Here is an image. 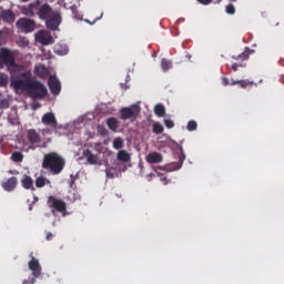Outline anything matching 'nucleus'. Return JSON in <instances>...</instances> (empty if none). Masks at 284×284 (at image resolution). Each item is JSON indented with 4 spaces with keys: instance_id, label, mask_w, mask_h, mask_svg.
Returning a JSON list of instances; mask_svg holds the SVG:
<instances>
[{
    "instance_id": "nucleus-1",
    "label": "nucleus",
    "mask_w": 284,
    "mask_h": 284,
    "mask_svg": "<svg viewBox=\"0 0 284 284\" xmlns=\"http://www.w3.org/2000/svg\"><path fill=\"white\" fill-rule=\"evenodd\" d=\"M21 13L24 14V17H39L41 21H45L47 28L52 30V32L59 30V26H61L62 21L61 11L53 10L48 3L41 4V0H36L22 7Z\"/></svg>"
},
{
    "instance_id": "nucleus-2",
    "label": "nucleus",
    "mask_w": 284,
    "mask_h": 284,
    "mask_svg": "<svg viewBox=\"0 0 284 284\" xmlns=\"http://www.w3.org/2000/svg\"><path fill=\"white\" fill-rule=\"evenodd\" d=\"M14 90H22L27 92L31 99H45L48 97V89L41 81L32 77L30 72H23L19 78L11 81Z\"/></svg>"
},
{
    "instance_id": "nucleus-3",
    "label": "nucleus",
    "mask_w": 284,
    "mask_h": 284,
    "mask_svg": "<svg viewBox=\"0 0 284 284\" xmlns=\"http://www.w3.org/2000/svg\"><path fill=\"white\" fill-rule=\"evenodd\" d=\"M42 168L49 170L51 174H61L65 168V160L57 152L44 155Z\"/></svg>"
},
{
    "instance_id": "nucleus-4",
    "label": "nucleus",
    "mask_w": 284,
    "mask_h": 284,
    "mask_svg": "<svg viewBox=\"0 0 284 284\" xmlns=\"http://www.w3.org/2000/svg\"><path fill=\"white\" fill-rule=\"evenodd\" d=\"M141 114V106L139 104H132L120 109V119L122 121H136Z\"/></svg>"
},
{
    "instance_id": "nucleus-5",
    "label": "nucleus",
    "mask_w": 284,
    "mask_h": 284,
    "mask_svg": "<svg viewBox=\"0 0 284 284\" xmlns=\"http://www.w3.org/2000/svg\"><path fill=\"white\" fill-rule=\"evenodd\" d=\"M7 68H17V60L14 59V53L10 49L2 48L0 50V70L3 67Z\"/></svg>"
},
{
    "instance_id": "nucleus-6",
    "label": "nucleus",
    "mask_w": 284,
    "mask_h": 284,
    "mask_svg": "<svg viewBox=\"0 0 284 284\" xmlns=\"http://www.w3.org/2000/svg\"><path fill=\"white\" fill-rule=\"evenodd\" d=\"M48 205L51 209L52 214H54V212H59L60 214L65 215V212L68 210L65 201L55 197L54 195H50L48 197Z\"/></svg>"
},
{
    "instance_id": "nucleus-7",
    "label": "nucleus",
    "mask_w": 284,
    "mask_h": 284,
    "mask_svg": "<svg viewBox=\"0 0 284 284\" xmlns=\"http://www.w3.org/2000/svg\"><path fill=\"white\" fill-rule=\"evenodd\" d=\"M176 146L181 152L179 162H171L169 164H165L164 166H158V170H163L164 172H176V170H181V168H183V162L185 161V153L183 152V146L179 145V143H176Z\"/></svg>"
},
{
    "instance_id": "nucleus-8",
    "label": "nucleus",
    "mask_w": 284,
    "mask_h": 284,
    "mask_svg": "<svg viewBox=\"0 0 284 284\" xmlns=\"http://www.w3.org/2000/svg\"><path fill=\"white\" fill-rule=\"evenodd\" d=\"M17 26L22 32H34V28H37V22L34 20H30L29 18H20L17 21Z\"/></svg>"
},
{
    "instance_id": "nucleus-9",
    "label": "nucleus",
    "mask_w": 284,
    "mask_h": 284,
    "mask_svg": "<svg viewBox=\"0 0 284 284\" xmlns=\"http://www.w3.org/2000/svg\"><path fill=\"white\" fill-rule=\"evenodd\" d=\"M36 41H38V43H41V45H50L53 43L52 36L45 30H40L36 34Z\"/></svg>"
},
{
    "instance_id": "nucleus-10",
    "label": "nucleus",
    "mask_w": 284,
    "mask_h": 284,
    "mask_svg": "<svg viewBox=\"0 0 284 284\" xmlns=\"http://www.w3.org/2000/svg\"><path fill=\"white\" fill-rule=\"evenodd\" d=\"M48 83L51 94L58 95L61 93V82L57 75H51Z\"/></svg>"
},
{
    "instance_id": "nucleus-11",
    "label": "nucleus",
    "mask_w": 284,
    "mask_h": 284,
    "mask_svg": "<svg viewBox=\"0 0 284 284\" xmlns=\"http://www.w3.org/2000/svg\"><path fill=\"white\" fill-rule=\"evenodd\" d=\"M28 267L32 272V276L34 278H39V276H41V264L39 263V260H37L34 256H32L31 261H29Z\"/></svg>"
},
{
    "instance_id": "nucleus-12",
    "label": "nucleus",
    "mask_w": 284,
    "mask_h": 284,
    "mask_svg": "<svg viewBox=\"0 0 284 284\" xmlns=\"http://www.w3.org/2000/svg\"><path fill=\"white\" fill-rule=\"evenodd\" d=\"M82 154L84 159H87L89 165H101V158L99 156V154L92 153L90 149L84 150Z\"/></svg>"
},
{
    "instance_id": "nucleus-13",
    "label": "nucleus",
    "mask_w": 284,
    "mask_h": 284,
    "mask_svg": "<svg viewBox=\"0 0 284 284\" xmlns=\"http://www.w3.org/2000/svg\"><path fill=\"white\" fill-rule=\"evenodd\" d=\"M27 139L31 145H37V143H41V134L38 133L34 129H29L27 131Z\"/></svg>"
},
{
    "instance_id": "nucleus-14",
    "label": "nucleus",
    "mask_w": 284,
    "mask_h": 284,
    "mask_svg": "<svg viewBox=\"0 0 284 284\" xmlns=\"http://www.w3.org/2000/svg\"><path fill=\"white\" fill-rule=\"evenodd\" d=\"M34 74L36 77H39V79H48L50 70L48 67H45V64H37L34 67Z\"/></svg>"
},
{
    "instance_id": "nucleus-15",
    "label": "nucleus",
    "mask_w": 284,
    "mask_h": 284,
    "mask_svg": "<svg viewBox=\"0 0 284 284\" xmlns=\"http://www.w3.org/2000/svg\"><path fill=\"white\" fill-rule=\"evenodd\" d=\"M42 123L49 125V128H57V116H54V113L48 112L42 115Z\"/></svg>"
},
{
    "instance_id": "nucleus-16",
    "label": "nucleus",
    "mask_w": 284,
    "mask_h": 284,
    "mask_svg": "<svg viewBox=\"0 0 284 284\" xmlns=\"http://www.w3.org/2000/svg\"><path fill=\"white\" fill-rule=\"evenodd\" d=\"M17 183H19L17 176H11L7 181L2 182V187L6 192H12V190L17 189Z\"/></svg>"
},
{
    "instance_id": "nucleus-17",
    "label": "nucleus",
    "mask_w": 284,
    "mask_h": 284,
    "mask_svg": "<svg viewBox=\"0 0 284 284\" xmlns=\"http://www.w3.org/2000/svg\"><path fill=\"white\" fill-rule=\"evenodd\" d=\"M163 161V155L159 152H152L146 155V162L154 164V163H161Z\"/></svg>"
},
{
    "instance_id": "nucleus-18",
    "label": "nucleus",
    "mask_w": 284,
    "mask_h": 284,
    "mask_svg": "<svg viewBox=\"0 0 284 284\" xmlns=\"http://www.w3.org/2000/svg\"><path fill=\"white\" fill-rule=\"evenodd\" d=\"M1 19L6 23H14V19H16L14 12L12 10L1 11Z\"/></svg>"
},
{
    "instance_id": "nucleus-19",
    "label": "nucleus",
    "mask_w": 284,
    "mask_h": 284,
    "mask_svg": "<svg viewBox=\"0 0 284 284\" xmlns=\"http://www.w3.org/2000/svg\"><path fill=\"white\" fill-rule=\"evenodd\" d=\"M33 183L34 181L30 175H24V178L21 180V185L24 187V190H34Z\"/></svg>"
},
{
    "instance_id": "nucleus-20",
    "label": "nucleus",
    "mask_w": 284,
    "mask_h": 284,
    "mask_svg": "<svg viewBox=\"0 0 284 284\" xmlns=\"http://www.w3.org/2000/svg\"><path fill=\"white\" fill-rule=\"evenodd\" d=\"M118 161H121V163H130V153L125 150H120L116 154Z\"/></svg>"
},
{
    "instance_id": "nucleus-21",
    "label": "nucleus",
    "mask_w": 284,
    "mask_h": 284,
    "mask_svg": "<svg viewBox=\"0 0 284 284\" xmlns=\"http://www.w3.org/2000/svg\"><path fill=\"white\" fill-rule=\"evenodd\" d=\"M106 125L109 130H111L112 132H116V130H119V120H116L115 118H109L106 120Z\"/></svg>"
},
{
    "instance_id": "nucleus-22",
    "label": "nucleus",
    "mask_w": 284,
    "mask_h": 284,
    "mask_svg": "<svg viewBox=\"0 0 284 284\" xmlns=\"http://www.w3.org/2000/svg\"><path fill=\"white\" fill-rule=\"evenodd\" d=\"M54 52H55V54H60V57H63V55L68 54L69 49H68V47H65L63 44H57L54 47Z\"/></svg>"
},
{
    "instance_id": "nucleus-23",
    "label": "nucleus",
    "mask_w": 284,
    "mask_h": 284,
    "mask_svg": "<svg viewBox=\"0 0 284 284\" xmlns=\"http://www.w3.org/2000/svg\"><path fill=\"white\" fill-rule=\"evenodd\" d=\"M45 185H50V180L43 178V176H39L36 179V187H45Z\"/></svg>"
},
{
    "instance_id": "nucleus-24",
    "label": "nucleus",
    "mask_w": 284,
    "mask_h": 284,
    "mask_svg": "<svg viewBox=\"0 0 284 284\" xmlns=\"http://www.w3.org/2000/svg\"><path fill=\"white\" fill-rule=\"evenodd\" d=\"M11 161H13V163H21L23 162V153L16 151L11 154Z\"/></svg>"
},
{
    "instance_id": "nucleus-25",
    "label": "nucleus",
    "mask_w": 284,
    "mask_h": 284,
    "mask_svg": "<svg viewBox=\"0 0 284 284\" xmlns=\"http://www.w3.org/2000/svg\"><path fill=\"white\" fill-rule=\"evenodd\" d=\"M154 113L156 116H165V106L163 104H156L154 106Z\"/></svg>"
},
{
    "instance_id": "nucleus-26",
    "label": "nucleus",
    "mask_w": 284,
    "mask_h": 284,
    "mask_svg": "<svg viewBox=\"0 0 284 284\" xmlns=\"http://www.w3.org/2000/svg\"><path fill=\"white\" fill-rule=\"evenodd\" d=\"M164 130L165 129L163 128V124H161V122L153 123V133L154 134H163Z\"/></svg>"
},
{
    "instance_id": "nucleus-27",
    "label": "nucleus",
    "mask_w": 284,
    "mask_h": 284,
    "mask_svg": "<svg viewBox=\"0 0 284 284\" xmlns=\"http://www.w3.org/2000/svg\"><path fill=\"white\" fill-rule=\"evenodd\" d=\"M161 68L164 72H168V70H171V68H172V62L170 60L163 58L161 61Z\"/></svg>"
},
{
    "instance_id": "nucleus-28",
    "label": "nucleus",
    "mask_w": 284,
    "mask_h": 284,
    "mask_svg": "<svg viewBox=\"0 0 284 284\" xmlns=\"http://www.w3.org/2000/svg\"><path fill=\"white\" fill-rule=\"evenodd\" d=\"M123 145H124L123 139H121V138H115V139L113 140V149H114V150H123Z\"/></svg>"
},
{
    "instance_id": "nucleus-29",
    "label": "nucleus",
    "mask_w": 284,
    "mask_h": 284,
    "mask_svg": "<svg viewBox=\"0 0 284 284\" xmlns=\"http://www.w3.org/2000/svg\"><path fill=\"white\" fill-rule=\"evenodd\" d=\"M237 85H240V88H252V85H254V82L250 81V80H237Z\"/></svg>"
},
{
    "instance_id": "nucleus-30",
    "label": "nucleus",
    "mask_w": 284,
    "mask_h": 284,
    "mask_svg": "<svg viewBox=\"0 0 284 284\" xmlns=\"http://www.w3.org/2000/svg\"><path fill=\"white\" fill-rule=\"evenodd\" d=\"M71 12L73 19H77L78 21H81V19H83V16L79 12V10H77V7H71Z\"/></svg>"
},
{
    "instance_id": "nucleus-31",
    "label": "nucleus",
    "mask_w": 284,
    "mask_h": 284,
    "mask_svg": "<svg viewBox=\"0 0 284 284\" xmlns=\"http://www.w3.org/2000/svg\"><path fill=\"white\" fill-rule=\"evenodd\" d=\"M233 59H235V61H245V60L250 59V53L243 52L239 55H233Z\"/></svg>"
},
{
    "instance_id": "nucleus-32",
    "label": "nucleus",
    "mask_w": 284,
    "mask_h": 284,
    "mask_svg": "<svg viewBox=\"0 0 284 284\" xmlns=\"http://www.w3.org/2000/svg\"><path fill=\"white\" fill-rule=\"evenodd\" d=\"M8 85V74L0 72V88Z\"/></svg>"
},
{
    "instance_id": "nucleus-33",
    "label": "nucleus",
    "mask_w": 284,
    "mask_h": 284,
    "mask_svg": "<svg viewBox=\"0 0 284 284\" xmlns=\"http://www.w3.org/2000/svg\"><path fill=\"white\" fill-rule=\"evenodd\" d=\"M226 14H236V7L234 4L230 3L225 7Z\"/></svg>"
},
{
    "instance_id": "nucleus-34",
    "label": "nucleus",
    "mask_w": 284,
    "mask_h": 284,
    "mask_svg": "<svg viewBox=\"0 0 284 284\" xmlns=\"http://www.w3.org/2000/svg\"><path fill=\"white\" fill-rule=\"evenodd\" d=\"M10 108V101L8 99H0V110Z\"/></svg>"
},
{
    "instance_id": "nucleus-35",
    "label": "nucleus",
    "mask_w": 284,
    "mask_h": 284,
    "mask_svg": "<svg viewBox=\"0 0 284 284\" xmlns=\"http://www.w3.org/2000/svg\"><path fill=\"white\" fill-rule=\"evenodd\" d=\"M186 128H187L189 132H194V130H196V128H197L196 121H194V120L189 121Z\"/></svg>"
},
{
    "instance_id": "nucleus-36",
    "label": "nucleus",
    "mask_w": 284,
    "mask_h": 284,
    "mask_svg": "<svg viewBox=\"0 0 284 284\" xmlns=\"http://www.w3.org/2000/svg\"><path fill=\"white\" fill-rule=\"evenodd\" d=\"M164 124L165 128H168L169 130H172V128H174V121L172 120H164Z\"/></svg>"
},
{
    "instance_id": "nucleus-37",
    "label": "nucleus",
    "mask_w": 284,
    "mask_h": 284,
    "mask_svg": "<svg viewBox=\"0 0 284 284\" xmlns=\"http://www.w3.org/2000/svg\"><path fill=\"white\" fill-rule=\"evenodd\" d=\"M239 68H245V65L239 64V63H233L232 64L233 72H239Z\"/></svg>"
},
{
    "instance_id": "nucleus-38",
    "label": "nucleus",
    "mask_w": 284,
    "mask_h": 284,
    "mask_svg": "<svg viewBox=\"0 0 284 284\" xmlns=\"http://www.w3.org/2000/svg\"><path fill=\"white\" fill-rule=\"evenodd\" d=\"M99 134H102V136H105L108 134V130L103 126H98Z\"/></svg>"
},
{
    "instance_id": "nucleus-39",
    "label": "nucleus",
    "mask_w": 284,
    "mask_h": 284,
    "mask_svg": "<svg viewBox=\"0 0 284 284\" xmlns=\"http://www.w3.org/2000/svg\"><path fill=\"white\" fill-rule=\"evenodd\" d=\"M37 283V277H31L30 280H24L22 284H34Z\"/></svg>"
},
{
    "instance_id": "nucleus-40",
    "label": "nucleus",
    "mask_w": 284,
    "mask_h": 284,
    "mask_svg": "<svg viewBox=\"0 0 284 284\" xmlns=\"http://www.w3.org/2000/svg\"><path fill=\"white\" fill-rule=\"evenodd\" d=\"M28 43H30V42L28 41V39H26V38H20V45L26 47V45H28Z\"/></svg>"
},
{
    "instance_id": "nucleus-41",
    "label": "nucleus",
    "mask_w": 284,
    "mask_h": 284,
    "mask_svg": "<svg viewBox=\"0 0 284 284\" xmlns=\"http://www.w3.org/2000/svg\"><path fill=\"white\" fill-rule=\"evenodd\" d=\"M199 3H202V6H210L212 3V0H197Z\"/></svg>"
},
{
    "instance_id": "nucleus-42",
    "label": "nucleus",
    "mask_w": 284,
    "mask_h": 284,
    "mask_svg": "<svg viewBox=\"0 0 284 284\" xmlns=\"http://www.w3.org/2000/svg\"><path fill=\"white\" fill-rule=\"evenodd\" d=\"M222 84H223L224 87L231 85L230 79H227V78H222Z\"/></svg>"
},
{
    "instance_id": "nucleus-43",
    "label": "nucleus",
    "mask_w": 284,
    "mask_h": 284,
    "mask_svg": "<svg viewBox=\"0 0 284 284\" xmlns=\"http://www.w3.org/2000/svg\"><path fill=\"white\" fill-rule=\"evenodd\" d=\"M105 174H106L108 179H112V176H113L112 171L110 169L105 170Z\"/></svg>"
},
{
    "instance_id": "nucleus-44",
    "label": "nucleus",
    "mask_w": 284,
    "mask_h": 284,
    "mask_svg": "<svg viewBox=\"0 0 284 284\" xmlns=\"http://www.w3.org/2000/svg\"><path fill=\"white\" fill-rule=\"evenodd\" d=\"M161 182L164 184V185H168V183H170V180L168 178H161Z\"/></svg>"
},
{
    "instance_id": "nucleus-45",
    "label": "nucleus",
    "mask_w": 284,
    "mask_h": 284,
    "mask_svg": "<svg viewBox=\"0 0 284 284\" xmlns=\"http://www.w3.org/2000/svg\"><path fill=\"white\" fill-rule=\"evenodd\" d=\"M52 239H54V235L52 233H48L45 240L52 241Z\"/></svg>"
},
{
    "instance_id": "nucleus-46",
    "label": "nucleus",
    "mask_w": 284,
    "mask_h": 284,
    "mask_svg": "<svg viewBox=\"0 0 284 284\" xmlns=\"http://www.w3.org/2000/svg\"><path fill=\"white\" fill-rule=\"evenodd\" d=\"M231 85H239V80H231Z\"/></svg>"
},
{
    "instance_id": "nucleus-47",
    "label": "nucleus",
    "mask_w": 284,
    "mask_h": 284,
    "mask_svg": "<svg viewBox=\"0 0 284 284\" xmlns=\"http://www.w3.org/2000/svg\"><path fill=\"white\" fill-rule=\"evenodd\" d=\"M101 17H103V13H101V16L99 18H97L94 21H99L101 19Z\"/></svg>"
},
{
    "instance_id": "nucleus-48",
    "label": "nucleus",
    "mask_w": 284,
    "mask_h": 284,
    "mask_svg": "<svg viewBox=\"0 0 284 284\" xmlns=\"http://www.w3.org/2000/svg\"><path fill=\"white\" fill-rule=\"evenodd\" d=\"M23 3H26V2H28V1H30V0H21Z\"/></svg>"
},
{
    "instance_id": "nucleus-49",
    "label": "nucleus",
    "mask_w": 284,
    "mask_h": 284,
    "mask_svg": "<svg viewBox=\"0 0 284 284\" xmlns=\"http://www.w3.org/2000/svg\"><path fill=\"white\" fill-rule=\"evenodd\" d=\"M187 59H189V60L192 59V55H187Z\"/></svg>"
},
{
    "instance_id": "nucleus-50",
    "label": "nucleus",
    "mask_w": 284,
    "mask_h": 284,
    "mask_svg": "<svg viewBox=\"0 0 284 284\" xmlns=\"http://www.w3.org/2000/svg\"><path fill=\"white\" fill-rule=\"evenodd\" d=\"M29 210L32 211V205L29 206Z\"/></svg>"
},
{
    "instance_id": "nucleus-51",
    "label": "nucleus",
    "mask_w": 284,
    "mask_h": 284,
    "mask_svg": "<svg viewBox=\"0 0 284 284\" xmlns=\"http://www.w3.org/2000/svg\"><path fill=\"white\" fill-rule=\"evenodd\" d=\"M2 34H3V32H2V31H0V37H2Z\"/></svg>"
},
{
    "instance_id": "nucleus-52",
    "label": "nucleus",
    "mask_w": 284,
    "mask_h": 284,
    "mask_svg": "<svg viewBox=\"0 0 284 284\" xmlns=\"http://www.w3.org/2000/svg\"><path fill=\"white\" fill-rule=\"evenodd\" d=\"M217 3H221V0H217Z\"/></svg>"
},
{
    "instance_id": "nucleus-53",
    "label": "nucleus",
    "mask_w": 284,
    "mask_h": 284,
    "mask_svg": "<svg viewBox=\"0 0 284 284\" xmlns=\"http://www.w3.org/2000/svg\"><path fill=\"white\" fill-rule=\"evenodd\" d=\"M231 1H234V2H236V0H231Z\"/></svg>"
}]
</instances>
